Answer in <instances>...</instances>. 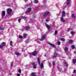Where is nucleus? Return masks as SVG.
Segmentation results:
<instances>
[{
  "instance_id": "nucleus-1",
  "label": "nucleus",
  "mask_w": 76,
  "mask_h": 76,
  "mask_svg": "<svg viewBox=\"0 0 76 76\" xmlns=\"http://www.w3.org/2000/svg\"><path fill=\"white\" fill-rule=\"evenodd\" d=\"M37 61L38 63L39 66H40V67L41 69H43V68H44V64H43V63H42L40 65L41 63L40 62V60H39V58H37Z\"/></svg>"
},
{
  "instance_id": "nucleus-2",
  "label": "nucleus",
  "mask_w": 76,
  "mask_h": 76,
  "mask_svg": "<svg viewBox=\"0 0 76 76\" xmlns=\"http://www.w3.org/2000/svg\"><path fill=\"white\" fill-rule=\"evenodd\" d=\"M37 52L36 51L34 52L31 53H29V54L30 55V57H31V56H37Z\"/></svg>"
},
{
  "instance_id": "nucleus-3",
  "label": "nucleus",
  "mask_w": 76,
  "mask_h": 76,
  "mask_svg": "<svg viewBox=\"0 0 76 76\" xmlns=\"http://www.w3.org/2000/svg\"><path fill=\"white\" fill-rule=\"evenodd\" d=\"M5 45H6V43L4 42H3L1 45H0V48H1V49H2L3 47L5 46Z\"/></svg>"
},
{
  "instance_id": "nucleus-4",
  "label": "nucleus",
  "mask_w": 76,
  "mask_h": 76,
  "mask_svg": "<svg viewBox=\"0 0 76 76\" xmlns=\"http://www.w3.org/2000/svg\"><path fill=\"white\" fill-rule=\"evenodd\" d=\"M12 9H7V13L8 15H10L11 14V13H12Z\"/></svg>"
},
{
  "instance_id": "nucleus-5",
  "label": "nucleus",
  "mask_w": 76,
  "mask_h": 76,
  "mask_svg": "<svg viewBox=\"0 0 76 76\" xmlns=\"http://www.w3.org/2000/svg\"><path fill=\"white\" fill-rule=\"evenodd\" d=\"M50 14V12L46 11L45 13V14L44 15V17H46L47 16H48V15Z\"/></svg>"
},
{
  "instance_id": "nucleus-6",
  "label": "nucleus",
  "mask_w": 76,
  "mask_h": 76,
  "mask_svg": "<svg viewBox=\"0 0 76 76\" xmlns=\"http://www.w3.org/2000/svg\"><path fill=\"white\" fill-rule=\"evenodd\" d=\"M31 8H28V10H27L25 12V13L28 14V13H30L31 12Z\"/></svg>"
},
{
  "instance_id": "nucleus-7",
  "label": "nucleus",
  "mask_w": 76,
  "mask_h": 76,
  "mask_svg": "<svg viewBox=\"0 0 76 76\" xmlns=\"http://www.w3.org/2000/svg\"><path fill=\"white\" fill-rule=\"evenodd\" d=\"M23 18V19H24V20H25L26 19V18L25 17H21L18 20V21L19 22H20V20L22 19Z\"/></svg>"
},
{
  "instance_id": "nucleus-8",
  "label": "nucleus",
  "mask_w": 76,
  "mask_h": 76,
  "mask_svg": "<svg viewBox=\"0 0 76 76\" xmlns=\"http://www.w3.org/2000/svg\"><path fill=\"white\" fill-rule=\"evenodd\" d=\"M5 15L6 14L5 13V11H3L2 12V18H3L4 16H5Z\"/></svg>"
},
{
  "instance_id": "nucleus-9",
  "label": "nucleus",
  "mask_w": 76,
  "mask_h": 76,
  "mask_svg": "<svg viewBox=\"0 0 76 76\" xmlns=\"http://www.w3.org/2000/svg\"><path fill=\"white\" fill-rule=\"evenodd\" d=\"M46 37V35H43L41 39H40V41H43V40L45 39V37Z\"/></svg>"
},
{
  "instance_id": "nucleus-10",
  "label": "nucleus",
  "mask_w": 76,
  "mask_h": 76,
  "mask_svg": "<svg viewBox=\"0 0 76 76\" xmlns=\"http://www.w3.org/2000/svg\"><path fill=\"white\" fill-rule=\"evenodd\" d=\"M32 65L34 69H36V68H37V65L36 64H35V62H33Z\"/></svg>"
},
{
  "instance_id": "nucleus-11",
  "label": "nucleus",
  "mask_w": 76,
  "mask_h": 76,
  "mask_svg": "<svg viewBox=\"0 0 76 76\" xmlns=\"http://www.w3.org/2000/svg\"><path fill=\"white\" fill-rule=\"evenodd\" d=\"M58 55V53H57L56 52H55L54 55L53 56V58H56V57H57V56Z\"/></svg>"
},
{
  "instance_id": "nucleus-12",
  "label": "nucleus",
  "mask_w": 76,
  "mask_h": 76,
  "mask_svg": "<svg viewBox=\"0 0 76 76\" xmlns=\"http://www.w3.org/2000/svg\"><path fill=\"white\" fill-rule=\"evenodd\" d=\"M58 55V53H57L56 52H55L54 55L53 56V58H56V57H57V56Z\"/></svg>"
},
{
  "instance_id": "nucleus-13",
  "label": "nucleus",
  "mask_w": 76,
  "mask_h": 76,
  "mask_svg": "<svg viewBox=\"0 0 76 76\" xmlns=\"http://www.w3.org/2000/svg\"><path fill=\"white\" fill-rule=\"evenodd\" d=\"M62 17H64L65 16V15H66V13H65V11H63L62 12Z\"/></svg>"
},
{
  "instance_id": "nucleus-14",
  "label": "nucleus",
  "mask_w": 76,
  "mask_h": 76,
  "mask_svg": "<svg viewBox=\"0 0 76 76\" xmlns=\"http://www.w3.org/2000/svg\"><path fill=\"white\" fill-rule=\"evenodd\" d=\"M60 21H62L63 22H65V20H64V18L63 17L61 18Z\"/></svg>"
},
{
  "instance_id": "nucleus-15",
  "label": "nucleus",
  "mask_w": 76,
  "mask_h": 76,
  "mask_svg": "<svg viewBox=\"0 0 76 76\" xmlns=\"http://www.w3.org/2000/svg\"><path fill=\"white\" fill-rule=\"evenodd\" d=\"M48 44H49V45H50V46H51V47H53V48H54V47H56L55 45H54L53 44L49 43Z\"/></svg>"
},
{
  "instance_id": "nucleus-16",
  "label": "nucleus",
  "mask_w": 76,
  "mask_h": 76,
  "mask_svg": "<svg viewBox=\"0 0 76 76\" xmlns=\"http://www.w3.org/2000/svg\"><path fill=\"white\" fill-rule=\"evenodd\" d=\"M67 51H68V48L67 47H65V51L67 54Z\"/></svg>"
},
{
  "instance_id": "nucleus-17",
  "label": "nucleus",
  "mask_w": 76,
  "mask_h": 76,
  "mask_svg": "<svg viewBox=\"0 0 76 76\" xmlns=\"http://www.w3.org/2000/svg\"><path fill=\"white\" fill-rule=\"evenodd\" d=\"M70 0H66V4L67 5H69L70 4Z\"/></svg>"
},
{
  "instance_id": "nucleus-18",
  "label": "nucleus",
  "mask_w": 76,
  "mask_h": 76,
  "mask_svg": "<svg viewBox=\"0 0 76 76\" xmlns=\"http://www.w3.org/2000/svg\"><path fill=\"white\" fill-rule=\"evenodd\" d=\"M65 67H67V64L65 62H64L63 63Z\"/></svg>"
},
{
  "instance_id": "nucleus-19",
  "label": "nucleus",
  "mask_w": 76,
  "mask_h": 76,
  "mask_svg": "<svg viewBox=\"0 0 76 76\" xmlns=\"http://www.w3.org/2000/svg\"><path fill=\"white\" fill-rule=\"evenodd\" d=\"M46 26L47 28H48V29H50V28H51L50 26L48 25V24H46Z\"/></svg>"
},
{
  "instance_id": "nucleus-20",
  "label": "nucleus",
  "mask_w": 76,
  "mask_h": 76,
  "mask_svg": "<svg viewBox=\"0 0 76 76\" xmlns=\"http://www.w3.org/2000/svg\"><path fill=\"white\" fill-rule=\"evenodd\" d=\"M69 44H72L73 42V40H70L69 41Z\"/></svg>"
},
{
  "instance_id": "nucleus-21",
  "label": "nucleus",
  "mask_w": 76,
  "mask_h": 76,
  "mask_svg": "<svg viewBox=\"0 0 76 76\" xmlns=\"http://www.w3.org/2000/svg\"><path fill=\"white\" fill-rule=\"evenodd\" d=\"M76 59H75L73 60V61H72V63H73V64H75V63H76Z\"/></svg>"
},
{
  "instance_id": "nucleus-22",
  "label": "nucleus",
  "mask_w": 76,
  "mask_h": 76,
  "mask_svg": "<svg viewBox=\"0 0 76 76\" xmlns=\"http://www.w3.org/2000/svg\"><path fill=\"white\" fill-rule=\"evenodd\" d=\"M72 17L73 18H76V16H75V14H72Z\"/></svg>"
},
{
  "instance_id": "nucleus-23",
  "label": "nucleus",
  "mask_w": 76,
  "mask_h": 76,
  "mask_svg": "<svg viewBox=\"0 0 76 76\" xmlns=\"http://www.w3.org/2000/svg\"><path fill=\"white\" fill-rule=\"evenodd\" d=\"M29 29V27H26V28H25L26 31H28V30Z\"/></svg>"
},
{
  "instance_id": "nucleus-24",
  "label": "nucleus",
  "mask_w": 76,
  "mask_h": 76,
  "mask_svg": "<svg viewBox=\"0 0 76 76\" xmlns=\"http://www.w3.org/2000/svg\"><path fill=\"white\" fill-rule=\"evenodd\" d=\"M34 3L37 4L38 3V0H35L34 1Z\"/></svg>"
},
{
  "instance_id": "nucleus-25",
  "label": "nucleus",
  "mask_w": 76,
  "mask_h": 76,
  "mask_svg": "<svg viewBox=\"0 0 76 76\" xmlns=\"http://www.w3.org/2000/svg\"><path fill=\"white\" fill-rule=\"evenodd\" d=\"M43 3L45 4V3H46V1H47V0H43Z\"/></svg>"
},
{
  "instance_id": "nucleus-26",
  "label": "nucleus",
  "mask_w": 76,
  "mask_h": 76,
  "mask_svg": "<svg viewBox=\"0 0 76 76\" xmlns=\"http://www.w3.org/2000/svg\"><path fill=\"white\" fill-rule=\"evenodd\" d=\"M12 44H13V42H12V41H11L10 42V45H11V46L13 47V45H12Z\"/></svg>"
},
{
  "instance_id": "nucleus-27",
  "label": "nucleus",
  "mask_w": 76,
  "mask_h": 76,
  "mask_svg": "<svg viewBox=\"0 0 76 76\" xmlns=\"http://www.w3.org/2000/svg\"><path fill=\"white\" fill-rule=\"evenodd\" d=\"M61 41H64L65 40V39H64V38H61Z\"/></svg>"
},
{
  "instance_id": "nucleus-28",
  "label": "nucleus",
  "mask_w": 76,
  "mask_h": 76,
  "mask_svg": "<svg viewBox=\"0 0 76 76\" xmlns=\"http://www.w3.org/2000/svg\"><path fill=\"white\" fill-rule=\"evenodd\" d=\"M15 54L17 56H19L20 55V54L19 53H16Z\"/></svg>"
},
{
  "instance_id": "nucleus-29",
  "label": "nucleus",
  "mask_w": 76,
  "mask_h": 76,
  "mask_svg": "<svg viewBox=\"0 0 76 76\" xmlns=\"http://www.w3.org/2000/svg\"><path fill=\"white\" fill-rule=\"evenodd\" d=\"M19 38L22 39V38H23V37L21 36L20 35L19 36Z\"/></svg>"
},
{
  "instance_id": "nucleus-30",
  "label": "nucleus",
  "mask_w": 76,
  "mask_h": 76,
  "mask_svg": "<svg viewBox=\"0 0 76 76\" xmlns=\"http://www.w3.org/2000/svg\"><path fill=\"white\" fill-rule=\"evenodd\" d=\"M31 6V4H28V5H25V7H26V6Z\"/></svg>"
},
{
  "instance_id": "nucleus-31",
  "label": "nucleus",
  "mask_w": 76,
  "mask_h": 76,
  "mask_svg": "<svg viewBox=\"0 0 76 76\" xmlns=\"http://www.w3.org/2000/svg\"><path fill=\"white\" fill-rule=\"evenodd\" d=\"M71 47L72 49H74V48H75V46L73 45H72Z\"/></svg>"
},
{
  "instance_id": "nucleus-32",
  "label": "nucleus",
  "mask_w": 76,
  "mask_h": 76,
  "mask_svg": "<svg viewBox=\"0 0 76 76\" xmlns=\"http://www.w3.org/2000/svg\"><path fill=\"white\" fill-rule=\"evenodd\" d=\"M33 18H35L36 17V15H35V14H34L33 15Z\"/></svg>"
},
{
  "instance_id": "nucleus-33",
  "label": "nucleus",
  "mask_w": 76,
  "mask_h": 76,
  "mask_svg": "<svg viewBox=\"0 0 76 76\" xmlns=\"http://www.w3.org/2000/svg\"><path fill=\"white\" fill-rule=\"evenodd\" d=\"M76 73V70H74V71L73 72V73H74V74H75V73Z\"/></svg>"
},
{
  "instance_id": "nucleus-34",
  "label": "nucleus",
  "mask_w": 76,
  "mask_h": 76,
  "mask_svg": "<svg viewBox=\"0 0 76 76\" xmlns=\"http://www.w3.org/2000/svg\"><path fill=\"white\" fill-rule=\"evenodd\" d=\"M52 63L53 64V66H54V65H55V62H54V61H53L52 62Z\"/></svg>"
},
{
  "instance_id": "nucleus-35",
  "label": "nucleus",
  "mask_w": 76,
  "mask_h": 76,
  "mask_svg": "<svg viewBox=\"0 0 76 76\" xmlns=\"http://www.w3.org/2000/svg\"><path fill=\"white\" fill-rule=\"evenodd\" d=\"M18 72H19V73H21V70H18Z\"/></svg>"
},
{
  "instance_id": "nucleus-36",
  "label": "nucleus",
  "mask_w": 76,
  "mask_h": 76,
  "mask_svg": "<svg viewBox=\"0 0 76 76\" xmlns=\"http://www.w3.org/2000/svg\"><path fill=\"white\" fill-rule=\"evenodd\" d=\"M57 31H55V35H57Z\"/></svg>"
},
{
  "instance_id": "nucleus-37",
  "label": "nucleus",
  "mask_w": 76,
  "mask_h": 76,
  "mask_svg": "<svg viewBox=\"0 0 76 76\" xmlns=\"http://www.w3.org/2000/svg\"><path fill=\"white\" fill-rule=\"evenodd\" d=\"M13 62H12L11 63V67H12L13 66Z\"/></svg>"
},
{
  "instance_id": "nucleus-38",
  "label": "nucleus",
  "mask_w": 76,
  "mask_h": 76,
  "mask_svg": "<svg viewBox=\"0 0 76 76\" xmlns=\"http://www.w3.org/2000/svg\"><path fill=\"white\" fill-rule=\"evenodd\" d=\"M58 44L59 45H60V42H58Z\"/></svg>"
},
{
  "instance_id": "nucleus-39",
  "label": "nucleus",
  "mask_w": 76,
  "mask_h": 76,
  "mask_svg": "<svg viewBox=\"0 0 76 76\" xmlns=\"http://www.w3.org/2000/svg\"><path fill=\"white\" fill-rule=\"evenodd\" d=\"M26 43H28V42H29V39H28L26 42Z\"/></svg>"
},
{
  "instance_id": "nucleus-40",
  "label": "nucleus",
  "mask_w": 76,
  "mask_h": 76,
  "mask_svg": "<svg viewBox=\"0 0 76 76\" xmlns=\"http://www.w3.org/2000/svg\"><path fill=\"white\" fill-rule=\"evenodd\" d=\"M26 36H27V34H25L24 35V37H26Z\"/></svg>"
},
{
  "instance_id": "nucleus-41",
  "label": "nucleus",
  "mask_w": 76,
  "mask_h": 76,
  "mask_svg": "<svg viewBox=\"0 0 76 76\" xmlns=\"http://www.w3.org/2000/svg\"><path fill=\"white\" fill-rule=\"evenodd\" d=\"M17 76H20V74H17Z\"/></svg>"
},
{
  "instance_id": "nucleus-42",
  "label": "nucleus",
  "mask_w": 76,
  "mask_h": 76,
  "mask_svg": "<svg viewBox=\"0 0 76 76\" xmlns=\"http://www.w3.org/2000/svg\"><path fill=\"white\" fill-rule=\"evenodd\" d=\"M71 34H74V32H73V31H71Z\"/></svg>"
},
{
  "instance_id": "nucleus-43",
  "label": "nucleus",
  "mask_w": 76,
  "mask_h": 76,
  "mask_svg": "<svg viewBox=\"0 0 76 76\" xmlns=\"http://www.w3.org/2000/svg\"><path fill=\"white\" fill-rule=\"evenodd\" d=\"M70 28H69L67 30V31L68 32H69V31H70Z\"/></svg>"
},
{
  "instance_id": "nucleus-44",
  "label": "nucleus",
  "mask_w": 76,
  "mask_h": 76,
  "mask_svg": "<svg viewBox=\"0 0 76 76\" xmlns=\"http://www.w3.org/2000/svg\"><path fill=\"white\" fill-rule=\"evenodd\" d=\"M46 21L47 22H48V21H49V19L48 18L46 20Z\"/></svg>"
},
{
  "instance_id": "nucleus-45",
  "label": "nucleus",
  "mask_w": 76,
  "mask_h": 76,
  "mask_svg": "<svg viewBox=\"0 0 76 76\" xmlns=\"http://www.w3.org/2000/svg\"><path fill=\"white\" fill-rule=\"evenodd\" d=\"M0 29L1 30H3V29H4V28H1Z\"/></svg>"
},
{
  "instance_id": "nucleus-46",
  "label": "nucleus",
  "mask_w": 76,
  "mask_h": 76,
  "mask_svg": "<svg viewBox=\"0 0 76 76\" xmlns=\"http://www.w3.org/2000/svg\"><path fill=\"white\" fill-rule=\"evenodd\" d=\"M59 72H61V70H60V69H59Z\"/></svg>"
},
{
  "instance_id": "nucleus-47",
  "label": "nucleus",
  "mask_w": 76,
  "mask_h": 76,
  "mask_svg": "<svg viewBox=\"0 0 76 76\" xmlns=\"http://www.w3.org/2000/svg\"><path fill=\"white\" fill-rule=\"evenodd\" d=\"M49 64L50 66V64H51V63L50 62L49 63Z\"/></svg>"
},
{
  "instance_id": "nucleus-48",
  "label": "nucleus",
  "mask_w": 76,
  "mask_h": 76,
  "mask_svg": "<svg viewBox=\"0 0 76 76\" xmlns=\"http://www.w3.org/2000/svg\"><path fill=\"white\" fill-rule=\"evenodd\" d=\"M26 0L28 1V0H24L25 1H26Z\"/></svg>"
}]
</instances>
